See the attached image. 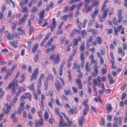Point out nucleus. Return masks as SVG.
<instances>
[{
    "mask_svg": "<svg viewBox=\"0 0 127 127\" xmlns=\"http://www.w3.org/2000/svg\"><path fill=\"white\" fill-rule=\"evenodd\" d=\"M92 6H88L87 4H86L85 6V11L86 13L89 12L91 10Z\"/></svg>",
    "mask_w": 127,
    "mask_h": 127,
    "instance_id": "obj_9",
    "label": "nucleus"
},
{
    "mask_svg": "<svg viewBox=\"0 0 127 127\" xmlns=\"http://www.w3.org/2000/svg\"><path fill=\"white\" fill-rule=\"evenodd\" d=\"M84 51H83L81 52L80 55V57L81 58V60H84Z\"/></svg>",
    "mask_w": 127,
    "mask_h": 127,
    "instance_id": "obj_30",
    "label": "nucleus"
},
{
    "mask_svg": "<svg viewBox=\"0 0 127 127\" xmlns=\"http://www.w3.org/2000/svg\"><path fill=\"white\" fill-rule=\"evenodd\" d=\"M17 30L19 32V34L23 35H26L24 31L20 27L19 28L17 29Z\"/></svg>",
    "mask_w": 127,
    "mask_h": 127,
    "instance_id": "obj_14",
    "label": "nucleus"
},
{
    "mask_svg": "<svg viewBox=\"0 0 127 127\" xmlns=\"http://www.w3.org/2000/svg\"><path fill=\"white\" fill-rule=\"evenodd\" d=\"M65 38V37L64 36H62L60 38V41L61 43L62 44H63Z\"/></svg>",
    "mask_w": 127,
    "mask_h": 127,
    "instance_id": "obj_44",
    "label": "nucleus"
},
{
    "mask_svg": "<svg viewBox=\"0 0 127 127\" xmlns=\"http://www.w3.org/2000/svg\"><path fill=\"white\" fill-rule=\"evenodd\" d=\"M112 21L113 22V24L114 25H117L118 24L116 22V18H115L114 17L113 18Z\"/></svg>",
    "mask_w": 127,
    "mask_h": 127,
    "instance_id": "obj_50",
    "label": "nucleus"
},
{
    "mask_svg": "<svg viewBox=\"0 0 127 127\" xmlns=\"http://www.w3.org/2000/svg\"><path fill=\"white\" fill-rule=\"evenodd\" d=\"M93 76L95 77L98 75V67L96 64L94 65V70L92 72Z\"/></svg>",
    "mask_w": 127,
    "mask_h": 127,
    "instance_id": "obj_3",
    "label": "nucleus"
},
{
    "mask_svg": "<svg viewBox=\"0 0 127 127\" xmlns=\"http://www.w3.org/2000/svg\"><path fill=\"white\" fill-rule=\"evenodd\" d=\"M5 33L7 39L10 40L13 39L14 37L12 34H11V33H8V32L7 31H5Z\"/></svg>",
    "mask_w": 127,
    "mask_h": 127,
    "instance_id": "obj_4",
    "label": "nucleus"
},
{
    "mask_svg": "<svg viewBox=\"0 0 127 127\" xmlns=\"http://www.w3.org/2000/svg\"><path fill=\"white\" fill-rule=\"evenodd\" d=\"M34 124L35 126L37 127L39 125L42 126L43 125L42 122L39 120L35 121Z\"/></svg>",
    "mask_w": 127,
    "mask_h": 127,
    "instance_id": "obj_16",
    "label": "nucleus"
},
{
    "mask_svg": "<svg viewBox=\"0 0 127 127\" xmlns=\"http://www.w3.org/2000/svg\"><path fill=\"white\" fill-rule=\"evenodd\" d=\"M72 56H70L69 57V58L67 60V67L69 68L71 66V61L72 59Z\"/></svg>",
    "mask_w": 127,
    "mask_h": 127,
    "instance_id": "obj_11",
    "label": "nucleus"
},
{
    "mask_svg": "<svg viewBox=\"0 0 127 127\" xmlns=\"http://www.w3.org/2000/svg\"><path fill=\"white\" fill-rule=\"evenodd\" d=\"M39 56L38 54H36L34 57V61L35 62H37L38 60Z\"/></svg>",
    "mask_w": 127,
    "mask_h": 127,
    "instance_id": "obj_42",
    "label": "nucleus"
},
{
    "mask_svg": "<svg viewBox=\"0 0 127 127\" xmlns=\"http://www.w3.org/2000/svg\"><path fill=\"white\" fill-rule=\"evenodd\" d=\"M78 40L77 38L74 39L73 44L74 45L76 46L78 44Z\"/></svg>",
    "mask_w": 127,
    "mask_h": 127,
    "instance_id": "obj_45",
    "label": "nucleus"
},
{
    "mask_svg": "<svg viewBox=\"0 0 127 127\" xmlns=\"http://www.w3.org/2000/svg\"><path fill=\"white\" fill-rule=\"evenodd\" d=\"M107 70L106 68H102L101 70V72L102 75H105L107 72Z\"/></svg>",
    "mask_w": 127,
    "mask_h": 127,
    "instance_id": "obj_25",
    "label": "nucleus"
},
{
    "mask_svg": "<svg viewBox=\"0 0 127 127\" xmlns=\"http://www.w3.org/2000/svg\"><path fill=\"white\" fill-rule=\"evenodd\" d=\"M77 66V64L76 61H75L73 63V69H75L76 67Z\"/></svg>",
    "mask_w": 127,
    "mask_h": 127,
    "instance_id": "obj_61",
    "label": "nucleus"
},
{
    "mask_svg": "<svg viewBox=\"0 0 127 127\" xmlns=\"http://www.w3.org/2000/svg\"><path fill=\"white\" fill-rule=\"evenodd\" d=\"M64 119L62 116H60V121L59 123V127H62V124L64 122Z\"/></svg>",
    "mask_w": 127,
    "mask_h": 127,
    "instance_id": "obj_17",
    "label": "nucleus"
},
{
    "mask_svg": "<svg viewBox=\"0 0 127 127\" xmlns=\"http://www.w3.org/2000/svg\"><path fill=\"white\" fill-rule=\"evenodd\" d=\"M45 76L43 74H41L40 76L39 80L41 81V80L43 79V78Z\"/></svg>",
    "mask_w": 127,
    "mask_h": 127,
    "instance_id": "obj_58",
    "label": "nucleus"
},
{
    "mask_svg": "<svg viewBox=\"0 0 127 127\" xmlns=\"http://www.w3.org/2000/svg\"><path fill=\"white\" fill-rule=\"evenodd\" d=\"M26 20V18L25 17H23L22 18L20 19L18 23L19 25H21L22 24H24Z\"/></svg>",
    "mask_w": 127,
    "mask_h": 127,
    "instance_id": "obj_13",
    "label": "nucleus"
},
{
    "mask_svg": "<svg viewBox=\"0 0 127 127\" xmlns=\"http://www.w3.org/2000/svg\"><path fill=\"white\" fill-rule=\"evenodd\" d=\"M47 40H46V39H45V38L40 43V46H42L44 44V43L46 42Z\"/></svg>",
    "mask_w": 127,
    "mask_h": 127,
    "instance_id": "obj_63",
    "label": "nucleus"
},
{
    "mask_svg": "<svg viewBox=\"0 0 127 127\" xmlns=\"http://www.w3.org/2000/svg\"><path fill=\"white\" fill-rule=\"evenodd\" d=\"M112 108V107L110 104H108L106 107L108 111H109V112L111 111Z\"/></svg>",
    "mask_w": 127,
    "mask_h": 127,
    "instance_id": "obj_37",
    "label": "nucleus"
},
{
    "mask_svg": "<svg viewBox=\"0 0 127 127\" xmlns=\"http://www.w3.org/2000/svg\"><path fill=\"white\" fill-rule=\"evenodd\" d=\"M85 45L84 44H83L81 45L80 47V50L81 51H84V50Z\"/></svg>",
    "mask_w": 127,
    "mask_h": 127,
    "instance_id": "obj_56",
    "label": "nucleus"
},
{
    "mask_svg": "<svg viewBox=\"0 0 127 127\" xmlns=\"http://www.w3.org/2000/svg\"><path fill=\"white\" fill-rule=\"evenodd\" d=\"M38 75H37V74L35 73H32L31 78V81H32L34 79L35 80L36 79Z\"/></svg>",
    "mask_w": 127,
    "mask_h": 127,
    "instance_id": "obj_19",
    "label": "nucleus"
},
{
    "mask_svg": "<svg viewBox=\"0 0 127 127\" xmlns=\"http://www.w3.org/2000/svg\"><path fill=\"white\" fill-rule=\"evenodd\" d=\"M51 33L50 32H49L46 35L45 38V39H46V40H47L49 38V37L51 35Z\"/></svg>",
    "mask_w": 127,
    "mask_h": 127,
    "instance_id": "obj_60",
    "label": "nucleus"
},
{
    "mask_svg": "<svg viewBox=\"0 0 127 127\" xmlns=\"http://www.w3.org/2000/svg\"><path fill=\"white\" fill-rule=\"evenodd\" d=\"M79 32V31L77 29L73 30L70 34V36L72 37L76 33H78Z\"/></svg>",
    "mask_w": 127,
    "mask_h": 127,
    "instance_id": "obj_18",
    "label": "nucleus"
},
{
    "mask_svg": "<svg viewBox=\"0 0 127 127\" xmlns=\"http://www.w3.org/2000/svg\"><path fill=\"white\" fill-rule=\"evenodd\" d=\"M27 95H25L24 96L22 95L20 97V100L21 101H23L25 99H27Z\"/></svg>",
    "mask_w": 127,
    "mask_h": 127,
    "instance_id": "obj_31",
    "label": "nucleus"
},
{
    "mask_svg": "<svg viewBox=\"0 0 127 127\" xmlns=\"http://www.w3.org/2000/svg\"><path fill=\"white\" fill-rule=\"evenodd\" d=\"M19 90L20 91V92H24L26 90V88L25 87L23 86H21L19 87Z\"/></svg>",
    "mask_w": 127,
    "mask_h": 127,
    "instance_id": "obj_35",
    "label": "nucleus"
},
{
    "mask_svg": "<svg viewBox=\"0 0 127 127\" xmlns=\"http://www.w3.org/2000/svg\"><path fill=\"white\" fill-rule=\"evenodd\" d=\"M118 22L120 23L122 21L123 19V17L122 16H118Z\"/></svg>",
    "mask_w": 127,
    "mask_h": 127,
    "instance_id": "obj_54",
    "label": "nucleus"
},
{
    "mask_svg": "<svg viewBox=\"0 0 127 127\" xmlns=\"http://www.w3.org/2000/svg\"><path fill=\"white\" fill-rule=\"evenodd\" d=\"M80 0H70L69 2V4H71L74 2H77L80 1Z\"/></svg>",
    "mask_w": 127,
    "mask_h": 127,
    "instance_id": "obj_49",
    "label": "nucleus"
},
{
    "mask_svg": "<svg viewBox=\"0 0 127 127\" xmlns=\"http://www.w3.org/2000/svg\"><path fill=\"white\" fill-rule=\"evenodd\" d=\"M126 96V93L124 92L123 93L122 96L121 97V98L122 100H123L124 99Z\"/></svg>",
    "mask_w": 127,
    "mask_h": 127,
    "instance_id": "obj_38",
    "label": "nucleus"
},
{
    "mask_svg": "<svg viewBox=\"0 0 127 127\" xmlns=\"http://www.w3.org/2000/svg\"><path fill=\"white\" fill-rule=\"evenodd\" d=\"M106 6V5L104 4L103 5L101 8V11L103 13H105L107 14L109 10V8L108 7L106 9H105V7Z\"/></svg>",
    "mask_w": 127,
    "mask_h": 127,
    "instance_id": "obj_5",
    "label": "nucleus"
},
{
    "mask_svg": "<svg viewBox=\"0 0 127 127\" xmlns=\"http://www.w3.org/2000/svg\"><path fill=\"white\" fill-rule=\"evenodd\" d=\"M45 14V12L44 9L42 10L39 14V17L40 18H42L43 19L44 15Z\"/></svg>",
    "mask_w": 127,
    "mask_h": 127,
    "instance_id": "obj_22",
    "label": "nucleus"
},
{
    "mask_svg": "<svg viewBox=\"0 0 127 127\" xmlns=\"http://www.w3.org/2000/svg\"><path fill=\"white\" fill-rule=\"evenodd\" d=\"M49 115L48 112H45L44 113V118L45 120L47 121L49 117Z\"/></svg>",
    "mask_w": 127,
    "mask_h": 127,
    "instance_id": "obj_27",
    "label": "nucleus"
},
{
    "mask_svg": "<svg viewBox=\"0 0 127 127\" xmlns=\"http://www.w3.org/2000/svg\"><path fill=\"white\" fill-rule=\"evenodd\" d=\"M3 112H5L6 114H7L9 113L10 112V110L9 109H6V110H5V109L4 108H3L2 109Z\"/></svg>",
    "mask_w": 127,
    "mask_h": 127,
    "instance_id": "obj_43",
    "label": "nucleus"
},
{
    "mask_svg": "<svg viewBox=\"0 0 127 127\" xmlns=\"http://www.w3.org/2000/svg\"><path fill=\"white\" fill-rule=\"evenodd\" d=\"M96 16V15H95V14L94 13H93V14L91 15V16L92 18V21H94L95 19V17Z\"/></svg>",
    "mask_w": 127,
    "mask_h": 127,
    "instance_id": "obj_48",
    "label": "nucleus"
},
{
    "mask_svg": "<svg viewBox=\"0 0 127 127\" xmlns=\"http://www.w3.org/2000/svg\"><path fill=\"white\" fill-rule=\"evenodd\" d=\"M93 40V38L91 36H90L89 37V39H88L87 42H91Z\"/></svg>",
    "mask_w": 127,
    "mask_h": 127,
    "instance_id": "obj_62",
    "label": "nucleus"
},
{
    "mask_svg": "<svg viewBox=\"0 0 127 127\" xmlns=\"http://www.w3.org/2000/svg\"><path fill=\"white\" fill-rule=\"evenodd\" d=\"M41 85V81L38 80L37 84V88H40Z\"/></svg>",
    "mask_w": 127,
    "mask_h": 127,
    "instance_id": "obj_47",
    "label": "nucleus"
},
{
    "mask_svg": "<svg viewBox=\"0 0 127 127\" xmlns=\"http://www.w3.org/2000/svg\"><path fill=\"white\" fill-rule=\"evenodd\" d=\"M5 106L6 107V109L9 110L11 109L12 107V106L9 105L7 103H6L5 104Z\"/></svg>",
    "mask_w": 127,
    "mask_h": 127,
    "instance_id": "obj_46",
    "label": "nucleus"
},
{
    "mask_svg": "<svg viewBox=\"0 0 127 127\" xmlns=\"http://www.w3.org/2000/svg\"><path fill=\"white\" fill-rule=\"evenodd\" d=\"M60 56L59 55L53 54L50 57V59L54 61L53 64H57L59 62Z\"/></svg>",
    "mask_w": 127,
    "mask_h": 127,
    "instance_id": "obj_2",
    "label": "nucleus"
},
{
    "mask_svg": "<svg viewBox=\"0 0 127 127\" xmlns=\"http://www.w3.org/2000/svg\"><path fill=\"white\" fill-rule=\"evenodd\" d=\"M17 81L15 79L13 80L12 82L10 84L8 85V87L9 88L13 86L12 89V93L14 95L16 91L17 88H16L15 86L16 87L18 84V82H17Z\"/></svg>",
    "mask_w": 127,
    "mask_h": 127,
    "instance_id": "obj_1",
    "label": "nucleus"
},
{
    "mask_svg": "<svg viewBox=\"0 0 127 127\" xmlns=\"http://www.w3.org/2000/svg\"><path fill=\"white\" fill-rule=\"evenodd\" d=\"M85 68L86 71L87 72H89L91 71V67L89 66V63L88 62H87L85 64Z\"/></svg>",
    "mask_w": 127,
    "mask_h": 127,
    "instance_id": "obj_12",
    "label": "nucleus"
},
{
    "mask_svg": "<svg viewBox=\"0 0 127 127\" xmlns=\"http://www.w3.org/2000/svg\"><path fill=\"white\" fill-rule=\"evenodd\" d=\"M69 111L72 114H76L77 112L75 110L71 109H69Z\"/></svg>",
    "mask_w": 127,
    "mask_h": 127,
    "instance_id": "obj_33",
    "label": "nucleus"
},
{
    "mask_svg": "<svg viewBox=\"0 0 127 127\" xmlns=\"http://www.w3.org/2000/svg\"><path fill=\"white\" fill-rule=\"evenodd\" d=\"M122 28V26L121 25H120L119 27H117L116 29H114V30H115L116 31L119 32L121 29Z\"/></svg>",
    "mask_w": 127,
    "mask_h": 127,
    "instance_id": "obj_36",
    "label": "nucleus"
},
{
    "mask_svg": "<svg viewBox=\"0 0 127 127\" xmlns=\"http://www.w3.org/2000/svg\"><path fill=\"white\" fill-rule=\"evenodd\" d=\"M17 42L16 41L13 40L10 42L11 45L13 46L14 48H16L17 47Z\"/></svg>",
    "mask_w": 127,
    "mask_h": 127,
    "instance_id": "obj_20",
    "label": "nucleus"
},
{
    "mask_svg": "<svg viewBox=\"0 0 127 127\" xmlns=\"http://www.w3.org/2000/svg\"><path fill=\"white\" fill-rule=\"evenodd\" d=\"M17 114V113L15 112V113H13L11 115L10 118L13 119V122H16L17 121V118L15 117L16 116V114Z\"/></svg>",
    "mask_w": 127,
    "mask_h": 127,
    "instance_id": "obj_15",
    "label": "nucleus"
},
{
    "mask_svg": "<svg viewBox=\"0 0 127 127\" xmlns=\"http://www.w3.org/2000/svg\"><path fill=\"white\" fill-rule=\"evenodd\" d=\"M33 84H31L28 86L29 88L31 90H34Z\"/></svg>",
    "mask_w": 127,
    "mask_h": 127,
    "instance_id": "obj_59",
    "label": "nucleus"
},
{
    "mask_svg": "<svg viewBox=\"0 0 127 127\" xmlns=\"http://www.w3.org/2000/svg\"><path fill=\"white\" fill-rule=\"evenodd\" d=\"M85 101V100H84ZM83 104L84 105L85 109L88 110L89 109V106L88 104L87 103V102L85 101L83 103Z\"/></svg>",
    "mask_w": 127,
    "mask_h": 127,
    "instance_id": "obj_34",
    "label": "nucleus"
},
{
    "mask_svg": "<svg viewBox=\"0 0 127 127\" xmlns=\"http://www.w3.org/2000/svg\"><path fill=\"white\" fill-rule=\"evenodd\" d=\"M64 92L65 94L66 95H68L69 94H70V92L69 89L67 90H64Z\"/></svg>",
    "mask_w": 127,
    "mask_h": 127,
    "instance_id": "obj_53",
    "label": "nucleus"
},
{
    "mask_svg": "<svg viewBox=\"0 0 127 127\" xmlns=\"http://www.w3.org/2000/svg\"><path fill=\"white\" fill-rule=\"evenodd\" d=\"M81 35L82 37L83 38L84 37L85 35L86 34V33L84 30H83L81 32Z\"/></svg>",
    "mask_w": 127,
    "mask_h": 127,
    "instance_id": "obj_32",
    "label": "nucleus"
},
{
    "mask_svg": "<svg viewBox=\"0 0 127 127\" xmlns=\"http://www.w3.org/2000/svg\"><path fill=\"white\" fill-rule=\"evenodd\" d=\"M26 95H27L28 99L30 101L31 100L32 96L31 93H26L25 94Z\"/></svg>",
    "mask_w": 127,
    "mask_h": 127,
    "instance_id": "obj_26",
    "label": "nucleus"
},
{
    "mask_svg": "<svg viewBox=\"0 0 127 127\" xmlns=\"http://www.w3.org/2000/svg\"><path fill=\"white\" fill-rule=\"evenodd\" d=\"M55 86L57 90L58 91H60V89L62 88V87L61 85H58L55 83Z\"/></svg>",
    "mask_w": 127,
    "mask_h": 127,
    "instance_id": "obj_40",
    "label": "nucleus"
},
{
    "mask_svg": "<svg viewBox=\"0 0 127 127\" xmlns=\"http://www.w3.org/2000/svg\"><path fill=\"white\" fill-rule=\"evenodd\" d=\"M85 121L84 117L82 116L80 117L79 120V124L80 126H81L82 124L84 123Z\"/></svg>",
    "mask_w": 127,
    "mask_h": 127,
    "instance_id": "obj_8",
    "label": "nucleus"
},
{
    "mask_svg": "<svg viewBox=\"0 0 127 127\" xmlns=\"http://www.w3.org/2000/svg\"><path fill=\"white\" fill-rule=\"evenodd\" d=\"M105 122L104 120V119L101 118L100 122V125L104 126Z\"/></svg>",
    "mask_w": 127,
    "mask_h": 127,
    "instance_id": "obj_39",
    "label": "nucleus"
},
{
    "mask_svg": "<svg viewBox=\"0 0 127 127\" xmlns=\"http://www.w3.org/2000/svg\"><path fill=\"white\" fill-rule=\"evenodd\" d=\"M96 39L97 42V43L99 45L100 44H101L102 42L101 38L99 36H98L97 37Z\"/></svg>",
    "mask_w": 127,
    "mask_h": 127,
    "instance_id": "obj_24",
    "label": "nucleus"
},
{
    "mask_svg": "<svg viewBox=\"0 0 127 127\" xmlns=\"http://www.w3.org/2000/svg\"><path fill=\"white\" fill-rule=\"evenodd\" d=\"M12 34L16 38H19L20 37L19 34L17 32L13 31L12 32Z\"/></svg>",
    "mask_w": 127,
    "mask_h": 127,
    "instance_id": "obj_21",
    "label": "nucleus"
},
{
    "mask_svg": "<svg viewBox=\"0 0 127 127\" xmlns=\"http://www.w3.org/2000/svg\"><path fill=\"white\" fill-rule=\"evenodd\" d=\"M112 118L111 115H108L107 119L109 121H111Z\"/></svg>",
    "mask_w": 127,
    "mask_h": 127,
    "instance_id": "obj_64",
    "label": "nucleus"
},
{
    "mask_svg": "<svg viewBox=\"0 0 127 127\" xmlns=\"http://www.w3.org/2000/svg\"><path fill=\"white\" fill-rule=\"evenodd\" d=\"M38 44L36 43L33 45V47L32 48V52L34 53L37 49L38 47Z\"/></svg>",
    "mask_w": 127,
    "mask_h": 127,
    "instance_id": "obj_23",
    "label": "nucleus"
},
{
    "mask_svg": "<svg viewBox=\"0 0 127 127\" xmlns=\"http://www.w3.org/2000/svg\"><path fill=\"white\" fill-rule=\"evenodd\" d=\"M107 14L105 13H102V17L100 16H98V18L100 22H103L104 21L105 18L106 17Z\"/></svg>",
    "mask_w": 127,
    "mask_h": 127,
    "instance_id": "obj_7",
    "label": "nucleus"
},
{
    "mask_svg": "<svg viewBox=\"0 0 127 127\" xmlns=\"http://www.w3.org/2000/svg\"><path fill=\"white\" fill-rule=\"evenodd\" d=\"M81 66L82 68L84 67L85 64L84 60H81Z\"/></svg>",
    "mask_w": 127,
    "mask_h": 127,
    "instance_id": "obj_57",
    "label": "nucleus"
},
{
    "mask_svg": "<svg viewBox=\"0 0 127 127\" xmlns=\"http://www.w3.org/2000/svg\"><path fill=\"white\" fill-rule=\"evenodd\" d=\"M56 33L57 34H62L63 32L62 30L59 29L57 30V31Z\"/></svg>",
    "mask_w": 127,
    "mask_h": 127,
    "instance_id": "obj_55",
    "label": "nucleus"
},
{
    "mask_svg": "<svg viewBox=\"0 0 127 127\" xmlns=\"http://www.w3.org/2000/svg\"><path fill=\"white\" fill-rule=\"evenodd\" d=\"M79 18H78L76 20V23L77 27L79 29H81L82 28V23L79 21Z\"/></svg>",
    "mask_w": 127,
    "mask_h": 127,
    "instance_id": "obj_10",
    "label": "nucleus"
},
{
    "mask_svg": "<svg viewBox=\"0 0 127 127\" xmlns=\"http://www.w3.org/2000/svg\"><path fill=\"white\" fill-rule=\"evenodd\" d=\"M53 77L52 75L51 74H49L48 76L47 77L46 81H48L50 80H52L53 79Z\"/></svg>",
    "mask_w": 127,
    "mask_h": 127,
    "instance_id": "obj_28",
    "label": "nucleus"
},
{
    "mask_svg": "<svg viewBox=\"0 0 127 127\" xmlns=\"http://www.w3.org/2000/svg\"><path fill=\"white\" fill-rule=\"evenodd\" d=\"M34 29L33 27L32 26L30 27L29 31V34L30 35L31 34L32 32L33 31Z\"/></svg>",
    "mask_w": 127,
    "mask_h": 127,
    "instance_id": "obj_52",
    "label": "nucleus"
},
{
    "mask_svg": "<svg viewBox=\"0 0 127 127\" xmlns=\"http://www.w3.org/2000/svg\"><path fill=\"white\" fill-rule=\"evenodd\" d=\"M52 24L50 28V29L51 31H53L55 29L57 26L55 19V18H53L52 19Z\"/></svg>",
    "mask_w": 127,
    "mask_h": 127,
    "instance_id": "obj_6",
    "label": "nucleus"
},
{
    "mask_svg": "<svg viewBox=\"0 0 127 127\" xmlns=\"http://www.w3.org/2000/svg\"><path fill=\"white\" fill-rule=\"evenodd\" d=\"M67 71L69 75L68 77V81L69 82H70L71 81V76L70 75L71 73H70L68 71Z\"/></svg>",
    "mask_w": 127,
    "mask_h": 127,
    "instance_id": "obj_41",
    "label": "nucleus"
},
{
    "mask_svg": "<svg viewBox=\"0 0 127 127\" xmlns=\"http://www.w3.org/2000/svg\"><path fill=\"white\" fill-rule=\"evenodd\" d=\"M25 104V102H22L20 103V108H21L22 110H24L25 107H24V105Z\"/></svg>",
    "mask_w": 127,
    "mask_h": 127,
    "instance_id": "obj_29",
    "label": "nucleus"
},
{
    "mask_svg": "<svg viewBox=\"0 0 127 127\" xmlns=\"http://www.w3.org/2000/svg\"><path fill=\"white\" fill-rule=\"evenodd\" d=\"M48 85V81H46L45 83V90L46 91L47 90Z\"/></svg>",
    "mask_w": 127,
    "mask_h": 127,
    "instance_id": "obj_51",
    "label": "nucleus"
}]
</instances>
